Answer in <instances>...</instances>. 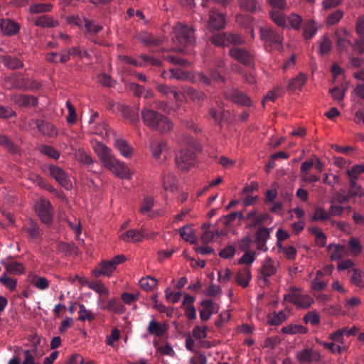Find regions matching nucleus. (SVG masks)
Masks as SVG:
<instances>
[{
  "instance_id": "1",
  "label": "nucleus",
  "mask_w": 364,
  "mask_h": 364,
  "mask_svg": "<svg viewBox=\"0 0 364 364\" xmlns=\"http://www.w3.org/2000/svg\"><path fill=\"white\" fill-rule=\"evenodd\" d=\"M141 114L144 124L151 130L165 134L173 129L172 122L157 111L144 107L141 109Z\"/></svg>"
},
{
  "instance_id": "2",
  "label": "nucleus",
  "mask_w": 364,
  "mask_h": 364,
  "mask_svg": "<svg viewBox=\"0 0 364 364\" xmlns=\"http://www.w3.org/2000/svg\"><path fill=\"white\" fill-rule=\"evenodd\" d=\"M172 39L178 46V50L182 51L184 48L194 45L196 42L195 29L178 22L173 27Z\"/></svg>"
},
{
  "instance_id": "3",
  "label": "nucleus",
  "mask_w": 364,
  "mask_h": 364,
  "mask_svg": "<svg viewBox=\"0 0 364 364\" xmlns=\"http://www.w3.org/2000/svg\"><path fill=\"white\" fill-rule=\"evenodd\" d=\"M284 301L294 304L297 308L308 309L314 303V299L303 290L294 286L290 287L287 293L284 295Z\"/></svg>"
},
{
  "instance_id": "4",
  "label": "nucleus",
  "mask_w": 364,
  "mask_h": 364,
  "mask_svg": "<svg viewBox=\"0 0 364 364\" xmlns=\"http://www.w3.org/2000/svg\"><path fill=\"white\" fill-rule=\"evenodd\" d=\"M260 38L267 47L280 50L282 48L284 37L282 33L270 28H260Z\"/></svg>"
},
{
  "instance_id": "5",
  "label": "nucleus",
  "mask_w": 364,
  "mask_h": 364,
  "mask_svg": "<svg viewBox=\"0 0 364 364\" xmlns=\"http://www.w3.org/2000/svg\"><path fill=\"white\" fill-rule=\"evenodd\" d=\"M177 167L182 171H188L193 167L196 163V154L192 146L182 149L176 156Z\"/></svg>"
},
{
  "instance_id": "6",
  "label": "nucleus",
  "mask_w": 364,
  "mask_h": 364,
  "mask_svg": "<svg viewBox=\"0 0 364 364\" xmlns=\"http://www.w3.org/2000/svg\"><path fill=\"white\" fill-rule=\"evenodd\" d=\"M169 79L174 78L179 80H188L193 82H200L205 85L210 83V80L203 73H197L195 75L191 74L182 69H170Z\"/></svg>"
},
{
  "instance_id": "7",
  "label": "nucleus",
  "mask_w": 364,
  "mask_h": 364,
  "mask_svg": "<svg viewBox=\"0 0 364 364\" xmlns=\"http://www.w3.org/2000/svg\"><path fill=\"white\" fill-rule=\"evenodd\" d=\"M103 165L120 178H131L132 173L129 168L124 162L120 161L114 156L108 159Z\"/></svg>"
},
{
  "instance_id": "8",
  "label": "nucleus",
  "mask_w": 364,
  "mask_h": 364,
  "mask_svg": "<svg viewBox=\"0 0 364 364\" xmlns=\"http://www.w3.org/2000/svg\"><path fill=\"white\" fill-rule=\"evenodd\" d=\"M149 149L154 159L160 163L166 160L170 151L168 143L164 140L150 141Z\"/></svg>"
},
{
  "instance_id": "9",
  "label": "nucleus",
  "mask_w": 364,
  "mask_h": 364,
  "mask_svg": "<svg viewBox=\"0 0 364 364\" xmlns=\"http://www.w3.org/2000/svg\"><path fill=\"white\" fill-rule=\"evenodd\" d=\"M35 210L43 223L46 224L51 223L53 215V208L49 200L45 198L39 199L35 205Z\"/></svg>"
},
{
  "instance_id": "10",
  "label": "nucleus",
  "mask_w": 364,
  "mask_h": 364,
  "mask_svg": "<svg viewBox=\"0 0 364 364\" xmlns=\"http://www.w3.org/2000/svg\"><path fill=\"white\" fill-rule=\"evenodd\" d=\"M279 264L278 262L274 261L270 257H266L262 264V267L259 271V279H262L264 282H267L268 278L273 276L278 267Z\"/></svg>"
},
{
  "instance_id": "11",
  "label": "nucleus",
  "mask_w": 364,
  "mask_h": 364,
  "mask_svg": "<svg viewBox=\"0 0 364 364\" xmlns=\"http://www.w3.org/2000/svg\"><path fill=\"white\" fill-rule=\"evenodd\" d=\"M50 176L62 186L66 189L72 188V183L66 172L58 166L51 165L49 166Z\"/></svg>"
},
{
  "instance_id": "12",
  "label": "nucleus",
  "mask_w": 364,
  "mask_h": 364,
  "mask_svg": "<svg viewBox=\"0 0 364 364\" xmlns=\"http://www.w3.org/2000/svg\"><path fill=\"white\" fill-rule=\"evenodd\" d=\"M33 124L38 131L44 136L55 138L58 135V129L50 122L41 119H32L30 125Z\"/></svg>"
},
{
  "instance_id": "13",
  "label": "nucleus",
  "mask_w": 364,
  "mask_h": 364,
  "mask_svg": "<svg viewBox=\"0 0 364 364\" xmlns=\"http://www.w3.org/2000/svg\"><path fill=\"white\" fill-rule=\"evenodd\" d=\"M228 53L234 60L247 66H251L253 63V55L245 49L233 47L230 48Z\"/></svg>"
},
{
  "instance_id": "14",
  "label": "nucleus",
  "mask_w": 364,
  "mask_h": 364,
  "mask_svg": "<svg viewBox=\"0 0 364 364\" xmlns=\"http://www.w3.org/2000/svg\"><path fill=\"white\" fill-rule=\"evenodd\" d=\"M296 358L300 363H317L321 360V355L318 350L307 348L299 351Z\"/></svg>"
},
{
  "instance_id": "15",
  "label": "nucleus",
  "mask_w": 364,
  "mask_h": 364,
  "mask_svg": "<svg viewBox=\"0 0 364 364\" xmlns=\"http://www.w3.org/2000/svg\"><path fill=\"white\" fill-rule=\"evenodd\" d=\"M225 95L227 99L241 106L250 107L252 105L250 98L245 93L238 90H231L226 92Z\"/></svg>"
},
{
  "instance_id": "16",
  "label": "nucleus",
  "mask_w": 364,
  "mask_h": 364,
  "mask_svg": "<svg viewBox=\"0 0 364 364\" xmlns=\"http://www.w3.org/2000/svg\"><path fill=\"white\" fill-rule=\"evenodd\" d=\"M225 16L223 13L218 12L215 10L210 11L208 26L210 30L222 29L225 27Z\"/></svg>"
},
{
  "instance_id": "17",
  "label": "nucleus",
  "mask_w": 364,
  "mask_h": 364,
  "mask_svg": "<svg viewBox=\"0 0 364 364\" xmlns=\"http://www.w3.org/2000/svg\"><path fill=\"white\" fill-rule=\"evenodd\" d=\"M21 29L18 23L11 18H0V30L1 33L8 36L16 35Z\"/></svg>"
},
{
  "instance_id": "18",
  "label": "nucleus",
  "mask_w": 364,
  "mask_h": 364,
  "mask_svg": "<svg viewBox=\"0 0 364 364\" xmlns=\"http://www.w3.org/2000/svg\"><path fill=\"white\" fill-rule=\"evenodd\" d=\"M337 46L340 51L345 52L351 46V35L345 28H340L336 33Z\"/></svg>"
},
{
  "instance_id": "19",
  "label": "nucleus",
  "mask_w": 364,
  "mask_h": 364,
  "mask_svg": "<svg viewBox=\"0 0 364 364\" xmlns=\"http://www.w3.org/2000/svg\"><path fill=\"white\" fill-rule=\"evenodd\" d=\"M146 228L141 227L139 230L131 229L122 233L120 239L127 242H140L145 237Z\"/></svg>"
},
{
  "instance_id": "20",
  "label": "nucleus",
  "mask_w": 364,
  "mask_h": 364,
  "mask_svg": "<svg viewBox=\"0 0 364 364\" xmlns=\"http://www.w3.org/2000/svg\"><path fill=\"white\" fill-rule=\"evenodd\" d=\"M202 309L200 310V317L202 321H208L211 315L216 312L218 309V306L211 300H203L200 303Z\"/></svg>"
},
{
  "instance_id": "21",
  "label": "nucleus",
  "mask_w": 364,
  "mask_h": 364,
  "mask_svg": "<svg viewBox=\"0 0 364 364\" xmlns=\"http://www.w3.org/2000/svg\"><path fill=\"white\" fill-rule=\"evenodd\" d=\"M252 279V273L250 267H245L239 269L235 276V282L243 288L249 286L250 282Z\"/></svg>"
},
{
  "instance_id": "22",
  "label": "nucleus",
  "mask_w": 364,
  "mask_h": 364,
  "mask_svg": "<svg viewBox=\"0 0 364 364\" xmlns=\"http://www.w3.org/2000/svg\"><path fill=\"white\" fill-rule=\"evenodd\" d=\"M320 28L321 26L318 23H316L312 18H309L303 25L302 36L305 40H310Z\"/></svg>"
},
{
  "instance_id": "23",
  "label": "nucleus",
  "mask_w": 364,
  "mask_h": 364,
  "mask_svg": "<svg viewBox=\"0 0 364 364\" xmlns=\"http://www.w3.org/2000/svg\"><path fill=\"white\" fill-rule=\"evenodd\" d=\"M168 329V326L165 323L156 321L155 319H151L148 325L147 331L149 333L155 335L156 336H163Z\"/></svg>"
},
{
  "instance_id": "24",
  "label": "nucleus",
  "mask_w": 364,
  "mask_h": 364,
  "mask_svg": "<svg viewBox=\"0 0 364 364\" xmlns=\"http://www.w3.org/2000/svg\"><path fill=\"white\" fill-rule=\"evenodd\" d=\"M15 104L20 107H36L38 105V99L31 95H16L12 97Z\"/></svg>"
},
{
  "instance_id": "25",
  "label": "nucleus",
  "mask_w": 364,
  "mask_h": 364,
  "mask_svg": "<svg viewBox=\"0 0 364 364\" xmlns=\"http://www.w3.org/2000/svg\"><path fill=\"white\" fill-rule=\"evenodd\" d=\"M34 24L41 28H55L59 26V21L50 15H41L34 20Z\"/></svg>"
},
{
  "instance_id": "26",
  "label": "nucleus",
  "mask_w": 364,
  "mask_h": 364,
  "mask_svg": "<svg viewBox=\"0 0 364 364\" xmlns=\"http://www.w3.org/2000/svg\"><path fill=\"white\" fill-rule=\"evenodd\" d=\"M93 149L103 164L113 156L111 154V149L99 141L93 145Z\"/></svg>"
},
{
  "instance_id": "27",
  "label": "nucleus",
  "mask_w": 364,
  "mask_h": 364,
  "mask_svg": "<svg viewBox=\"0 0 364 364\" xmlns=\"http://www.w3.org/2000/svg\"><path fill=\"white\" fill-rule=\"evenodd\" d=\"M114 146L120 154L125 158H131L134 154L132 146L122 139H116Z\"/></svg>"
},
{
  "instance_id": "28",
  "label": "nucleus",
  "mask_w": 364,
  "mask_h": 364,
  "mask_svg": "<svg viewBox=\"0 0 364 364\" xmlns=\"http://www.w3.org/2000/svg\"><path fill=\"white\" fill-rule=\"evenodd\" d=\"M29 282L40 290H46L49 287V281L44 277H38L35 272L28 274Z\"/></svg>"
},
{
  "instance_id": "29",
  "label": "nucleus",
  "mask_w": 364,
  "mask_h": 364,
  "mask_svg": "<svg viewBox=\"0 0 364 364\" xmlns=\"http://www.w3.org/2000/svg\"><path fill=\"white\" fill-rule=\"evenodd\" d=\"M5 273L20 275L25 272V267L22 263L16 261H9L4 264Z\"/></svg>"
},
{
  "instance_id": "30",
  "label": "nucleus",
  "mask_w": 364,
  "mask_h": 364,
  "mask_svg": "<svg viewBox=\"0 0 364 364\" xmlns=\"http://www.w3.org/2000/svg\"><path fill=\"white\" fill-rule=\"evenodd\" d=\"M162 184L164 190L174 192L177 190V180L172 173H164L162 177Z\"/></svg>"
},
{
  "instance_id": "31",
  "label": "nucleus",
  "mask_w": 364,
  "mask_h": 364,
  "mask_svg": "<svg viewBox=\"0 0 364 364\" xmlns=\"http://www.w3.org/2000/svg\"><path fill=\"white\" fill-rule=\"evenodd\" d=\"M156 90L165 96L172 95L176 100H181V97L182 96V92L175 86L161 84L156 87Z\"/></svg>"
},
{
  "instance_id": "32",
  "label": "nucleus",
  "mask_w": 364,
  "mask_h": 364,
  "mask_svg": "<svg viewBox=\"0 0 364 364\" xmlns=\"http://www.w3.org/2000/svg\"><path fill=\"white\" fill-rule=\"evenodd\" d=\"M306 75L300 73L296 77L289 80L287 85V90L292 92L296 90H300L306 84Z\"/></svg>"
},
{
  "instance_id": "33",
  "label": "nucleus",
  "mask_w": 364,
  "mask_h": 364,
  "mask_svg": "<svg viewBox=\"0 0 364 364\" xmlns=\"http://www.w3.org/2000/svg\"><path fill=\"white\" fill-rule=\"evenodd\" d=\"M103 309L112 311L118 314L124 313L126 310L124 305L119 301L115 299H111L106 301L105 306H103Z\"/></svg>"
},
{
  "instance_id": "34",
  "label": "nucleus",
  "mask_w": 364,
  "mask_h": 364,
  "mask_svg": "<svg viewBox=\"0 0 364 364\" xmlns=\"http://www.w3.org/2000/svg\"><path fill=\"white\" fill-rule=\"evenodd\" d=\"M309 233L315 237V243L318 247H323L326 245V236L322 230L318 227H311L308 229Z\"/></svg>"
},
{
  "instance_id": "35",
  "label": "nucleus",
  "mask_w": 364,
  "mask_h": 364,
  "mask_svg": "<svg viewBox=\"0 0 364 364\" xmlns=\"http://www.w3.org/2000/svg\"><path fill=\"white\" fill-rule=\"evenodd\" d=\"M100 269L95 270V276L100 277L102 275L110 276L111 274L115 270V266L110 262V260L107 261H102L100 264Z\"/></svg>"
},
{
  "instance_id": "36",
  "label": "nucleus",
  "mask_w": 364,
  "mask_h": 364,
  "mask_svg": "<svg viewBox=\"0 0 364 364\" xmlns=\"http://www.w3.org/2000/svg\"><path fill=\"white\" fill-rule=\"evenodd\" d=\"M137 38L139 42L146 46H157L160 43V41L154 38L151 33L148 32L140 33Z\"/></svg>"
},
{
  "instance_id": "37",
  "label": "nucleus",
  "mask_w": 364,
  "mask_h": 364,
  "mask_svg": "<svg viewBox=\"0 0 364 364\" xmlns=\"http://www.w3.org/2000/svg\"><path fill=\"white\" fill-rule=\"evenodd\" d=\"M139 284L141 289H143L144 291H151L156 287L158 284V280L151 276H146L141 278L139 280Z\"/></svg>"
},
{
  "instance_id": "38",
  "label": "nucleus",
  "mask_w": 364,
  "mask_h": 364,
  "mask_svg": "<svg viewBox=\"0 0 364 364\" xmlns=\"http://www.w3.org/2000/svg\"><path fill=\"white\" fill-rule=\"evenodd\" d=\"M0 62L11 70L18 69L23 66V63L19 59L9 55L1 57Z\"/></svg>"
},
{
  "instance_id": "39",
  "label": "nucleus",
  "mask_w": 364,
  "mask_h": 364,
  "mask_svg": "<svg viewBox=\"0 0 364 364\" xmlns=\"http://www.w3.org/2000/svg\"><path fill=\"white\" fill-rule=\"evenodd\" d=\"M319 344L325 348L328 349L333 353H341L348 349L346 344H338L335 342H324L321 341Z\"/></svg>"
},
{
  "instance_id": "40",
  "label": "nucleus",
  "mask_w": 364,
  "mask_h": 364,
  "mask_svg": "<svg viewBox=\"0 0 364 364\" xmlns=\"http://www.w3.org/2000/svg\"><path fill=\"white\" fill-rule=\"evenodd\" d=\"M268 216L267 213H257L255 210H252L248 213L246 219L251 222V225L255 226L267 220Z\"/></svg>"
},
{
  "instance_id": "41",
  "label": "nucleus",
  "mask_w": 364,
  "mask_h": 364,
  "mask_svg": "<svg viewBox=\"0 0 364 364\" xmlns=\"http://www.w3.org/2000/svg\"><path fill=\"white\" fill-rule=\"evenodd\" d=\"M181 237L186 241L191 244L196 242V237L194 235L193 228L191 226L185 225L179 229Z\"/></svg>"
},
{
  "instance_id": "42",
  "label": "nucleus",
  "mask_w": 364,
  "mask_h": 364,
  "mask_svg": "<svg viewBox=\"0 0 364 364\" xmlns=\"http://www.w3.org/2000/svg\"><path fill=\"white\" fill-rule=\"evenodd\" d=\"M240 7L244 11L252 13L261 9V6L257 0H241L240 1Z\"/></svg>"
},
{
  "instance_id": "43",
  "label": "nucleus",
  "mask_w": 364,
  "mask_h": 364,
  "mask_svg": "<svg viewBox=\"0 0 364 364\" xmlns=\"http://www.w3.org/2000/svg\"><path fill=\"white\" fill-rule=\"evenodd\" d=\"M287 23L288 28L298 31L301 27L302 18L297 14L291 13L289 16L287 17Z\"/></svg>"
},
{
  "instance_id": "44",
  "label": "nucleus",
  "mask_w": 364,
  "mask_h": 364,
  "mask_svg": "<svg viewBox=\"0 0 364 364\" xmlns=\"http://www.w3.org/2000/svg\"><path fill=\"white\" fill-rule=\"evenodd\" d=\"M287 314L283 311L272 313L268 315L267 323L271 325H279L287 319Z\"/></svg>"
},
{
  "instance_id": "45",
  "label": "nucleus",
  "mask_w": 364,
  "mask_h": 364,
  "mask_svg": "<svg viewBox=\"0 0 364 364\" xmlns=\"http://www.w3.org/2000/svg\"><path fill=\"white\" fill-rule=\"evenodd\" d=\"M348 196L360 198L364 196V191L362 186L356 182V180H349Z\"/></svg>"
},
{
  "instance_id": "46",
  "label": "nucleus",
  "mask_w": 364,
  "mask_h": 364,
  "mask_svg": "<svg viewBox=\"0 0 364 364\" xmlns=\"http://www.w3.org/2000/svg\"><path fill=\"white\" fill-rule=\"evenodd\" d=\"M53 5L51 4H33L29 6V11L32 14H43L51 11Z\"/></svg>"
},
{
  "instance_id": "47",
  "label": "nucleus",
  "mask_w": 364,
  "mask_h": 364,
  "mask_svg": "<svg viewBox=\"0 0 364 364\" xmlns=\"http://www.w3.org/2000/svg\"><path fill=\"white\" fill-rule=\"evenodd\" d=\"M269 15L272 21L277 26L283 28L288 26L287 18L283 14L279 11L272 10L269 12Z\"/></svg>"
},
{
  "instance_id": "48",
  "label": "nucleus",
  "mask_w": 364,
  "mask_h": 364,
  "mask_svg": "<svg viewBox=\"0 0 364 364\" xmlns=\"http://www.w3.org/2000/svg\"><path fill=\"white\" fill-rule=\"evenodd\" d=\"M279 251L282 252L287 259L294 260L296 256V250L294 246L288 245L283 247L281 243L277 244Z\"/></svg>"
},
{
  "instance_id": "49",
  "label": "nucleus",
  "mask_w": 364,
  "mask_h": 364,
  "mask_svg": "<svg viewBox=\"0 0 364 364\" xmlns=\"http://www.w3.org/2000/svg\"><path fill=\"white\" fill-rule=\"evenodd\" d=\"M0 144L12 154H18V148L5 135L0 133Z\"/></svg>"
},
{
  "instance_id": "50",
  "label": "nucleus",
  "mask_w": 364,
  "mask_h": 364,
  "mask_svg": "<svg viewBox=\"0 0 364 364\" xmlns=\"http://www.w3.org/2000/svg\"><path fill=\"white\" fill-rule=\"evenodd\" d=\"M364 173V164L353 166L351 169L346 171L349 180H358L361 173Z\"/></svg>"
},
{
  "instance_id": "51",
  "label": "nucleus",
  "mask_w": 364,
  "mask_h": 364,
  "mask_svg": "<svg viewBox=\"0 0 364 364\" xmlns=\"http://www.w3.org/2000/svg\"><path fill=\"white\" fill-rule=\"evenodd\" d=\"M282 331L284 333H288V334L305 333L306 332V328L301 325L290 324V325L284 326L282 328Z\"/></svg>"
},
{
  "instance_id": "52",
  "label": "nucleus",
  "mask_w": 364,
  "mask_h": 364,
  "mask_svg": "<svg viewBox=\"0 0 364 364\" xmlns=\"http://www.w3.org/2000/svg\"><path fill=\"white\" fill-rule=\"evenodd\" d=\"M184 92L188 97H189L193 101L195 102H199L203 101L205 97V95L203 92L196 90L191 87H187Z\"/></svg>"
},
{
  "instance_id": "53",
  "label": "nucleus",
  "mask_w": 364,
  "mask_h": 364,
  "mask_svg": "<svg viewBox=\"0 0 364 364\" xmlns=\"http://www.w3.org/2000/svg\"><path fill=\"white\" fill-rule=\"evenodd\" d=\"M0 283L9 290H14L17 286V280L9 277L6 273H3L0 277Z\"/></svg>"
},
{
  "instance_id": "54",
  "label": "nucleus",
  "mask_w": 364,
  "mask_h": 364,
  "mask_svg": "<svg viewBox=\"0 0 364 364\" xmlns=\"http://www.w3.org/2000/svg\"><path fill=\"white\" fill-rule=\"evenodd\" d=\"M211 42L218 46H228V33L213 35L211 37Z\"/></svg>"
},
{
  "instance_id": "55",
  "label": "nucleus",
  "mask_w": 364,
  "mask_h": 364,
  "mask_svg": "<svg viewBox=\"0 0 364 364\" xmlns=\"http://www.w3.org/2000/svg\"><path fill=\"white\" fill-rule=\"evenodd\" d=\"M78 314V319L81 321H92L95 318L93 313L90 310L86 309V307L83 304L79 305Z\"/></svg>"
},
{
  "instance_id": "56",
  "label": "nucleus",
  "mask_w": 364,
  "mask_h": 364,
  "mask_svg": "<svg viewBox=\"0 0 364 364\" xmlns=\"http://www.w3.org/2000/svg\"><path fill=\"white\" fill-rule=\"evenodd\" d=\"M66 107L68 110V114L66 117V121L68 124L73 125L77 122V114L75 108L69 100L66 102Z\"/></svg>"
},
{
  "instance_id": "57",
  "label": "nucleus",
  "mask_w": 364,
  "mask_h": 364,
  "mask_svg": "<svg viewBox=\"0 0 364 364\" xmlns=\"http://www.w3.org/2000/svg\"><path fill=\"white\" fill-rule=\"evenodd\" d=\"M343 17V12L341 10L338 9L327 16L326 24L328 26L335 25L338 23Z\"/></svg>"
},
{
  "instance_id": "58",
  "label": "nucleus",
  "mask_w": 364,
  "mask_h": 364,
  "mask_svg": "<svg viewBox=\"0 0 364 364\" xmlns=\"http://www.w3.org/2000/svg\"><path fill=\"white\" fill-rule=\"evenodd\" d=\"M333 247V250L331 254V260H339L343 257V247L340 245H333L330 244L328 246V250H330Z\"/></svg>"
},
{
  "instance_id": "59",
  "label": "nucleus",
  "mask_w": 364,
  "mask_h": 364,
  "mask_svg": "<svg viewBox=\"0 0 364 364\" xmlns=\"http://www.w3.org/2000/svg\"><path fill=\"white\" fill-rule=\"evenodd\" d=\"M40 151L53 159H58L60 157L58 151L51 146L43 145L40 147Z\"/></svg>"
},
{
  "instance_id": "60",
  "label": "nucleus",
  "mask_w": 364,
  "mask_h": 364,
  "mask_svg": "<svg viewBox=\"0 0 364 364\" xmlns=\"http://www.w3.org/2000/svg\"><path fill=\"white\" fill-rule=\"evenodd\" d=\"M312 220L314 221H326L330 220L328 211L325 210L322 208H316Z\"/></svg>"
},
{
  "instance_id": "61",
  "label": "nucleus",
  "mask_w": 364,
  "mask_h": 364,
  "mask_svg": "<svg viewBox=\"0 0 364 364\" xmlns=\"http://www.w3.org/2000/svg\"><path fill=\"white\" fill-rule=\"evenodd\" d=\"M348 247L351 253L354 255H359L362 251V246L358 239L351 237L348 241Z\"/></svg>"
},
{
  "instance_id": "62",
  "label": "nucleus",
  "mask_w": 364,
  "mask_h": 364,
  "mask_svg": "<svg viewBox=\"0 0 364 364\" xmlns=\"http://www.w3.org/2000/svg\"><path fill=\"white\" fill-rule=\"evenodd\" d=\"M207 327L205 326H196L192 331L193 336L198 340L207 337Z\"/></svg>"
},
{
  "instance_id": "63",
  "label": "nucleus",
  "mask_w": 364,
  "mask_h": 364,
  "mask_svg": "<svg viewBox=\"0 0 364 364\" xmlns=\"http://www.w3.org/2000/svg\"><path fill=\"white\" fill-rule=\"evenodd\" d=\"M331 49V41L327 36H323L319 42V53L321 55L328 53Z\"/></svg>"
},
{
  "instance_id": "64",
  "label": "nucleus",
  "mask_w": 364,
  "mask_h": 364,
  "mask_svg": "<svg viewBox=\"0 0 364 364\" xmlns=\"http://www.w3.org/2000/svg\"><path fill=\"white\" fill-rule=\"evenodd\" d=\"M123 116L128 119L130 122L134 123L138 121V112L136 109H134L129 107H124L122 110Z\"/></svg>"
}]
</instances>
